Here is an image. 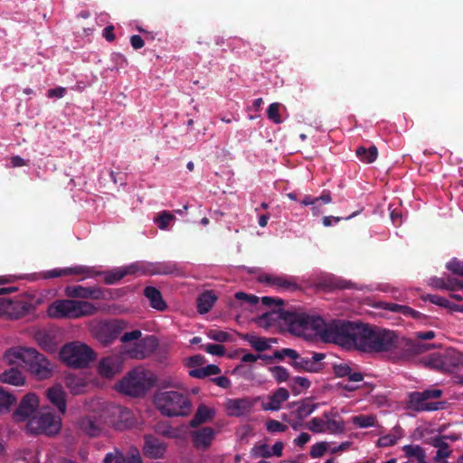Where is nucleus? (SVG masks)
<instances>
[{"label": "nucleus", "mask_w": 463, "mask_h": 463, "mask_svg": "<svg viewBox=\"0 0 463 463\" xmlns=\"http://www.w3.org/2000/svg\"><path fill=\"white\" fill-rule=\"evenodd\" d=\"M306 317L305 334L302 336L317 335L324 343H333L351 349L355 322L341 319H332L326 322L320 316L307 313Z\"/></svg>", "instance_id": "obj_1"}, {"label": "nucleus", "mask_w": 463, "mask_h": 463, "mask_svg": "<svg viewBox=\"0 0 463 463\" xmlns=\"http://www.w3.org/2000/svg\"><path fill=\"white\" fill-rule=\"evenodd\" d=\"M433 347H435L433 344L414 342L401 337L394 331L378 327L372 352L393 351L398 359H409Z\"/></svg>", "instance_id": "obj_2"}, {"label": "nucleus", "mask_w": 463, "mask_h": 463, "mask_svg": "<svg viewBox=\"0 0 463 463\" xmlns=\"http://www.w3.org/2000/svg\"><path fill=\"white\" fill-rule=\"evenodd\" d=\"M4 359L8 364H24L39 380L48 379L52 374L50 362L33 348H11L5 353Z\"/></svg>", "instance_id": "obj_3"}, {"label": "nucleus", "mask_w": 463, "mask_h": 463, "mask_svg": "<svg viewBox=\"0 0 463 463\" xmlns=\"http://www.w3.org/2000/svg\"><path fill=\"white\" fill-rule=\"evenodd\" d=\"M307 313L300 309L285 310L278 307L276 310L266 312L259 317L260 326L268 328L279 324L287 328L288 332L298 336L305 334Z\"/></svg>", "instance_id": "obj_4"}, {"label": "nucleus", "mask_w": 463, "mask_h": 463, "mask_svg": "<svg viewBox=\"0 0 463 463\" xmlns=\"http://www.w3.org/2000/svg\"><path fill=\"white\" fill-rule=\"evenodd\" d=\"M156 408L166 417H185L192 411L188 394L177 391H159L153 398Z\"/></svg>", "instance_id": "obj_5"}, {"label": "nucleus", "mask_w": 463, "mask_h": 463, "mask_svg": "<svg viewBox=\"0 0 463 463\" xmlns=\"http://www.w3.org/2000/svg\"><path fill=\"white\" fill-rule=\"evenodd\" d=\"M98 311L99 307L93 303L71 298L55 300L48 307V315L53 318L78 319L93 316Z\"/></svg>", "instance_id": "obj_6"}, {"label": "nucleus", "mask_w": 463, "mask_h": 463, "mask_svg": "<svg viewBox=\"0 0 463 463\" xmlns=\"http://www.w3.org/2000/svg\"><path fill=\"white\" fill-rule=\"evenodd\" d=\"M126 355L133 359H143L145 358L144 348L140 345L133 348H128L127 345H123L119 353L103 357L98 365L99 375L109 379L119 373L122 370Z\"/></svg>", "instance_id": "obj_7"}, {"label": "nucleus", "mask_w": 463, "mask_h": 463, "mask_svg": "<svg viewBox=\"0 0 463 463\" xmlns=\"http://www.w3.org/2000/svg\"><path fill=\"white\" fill-rule=\"evenodd\" d=\"M106 426L101 402L92 403L91 409L75 421L77 430L89 438L100 437Z\"/></svg>", "instance_id": "obj_8"}, {"label": "nucleus", "mask_w": 463, "mask_h": 463, "mask_svg": "<svg viewBox=\"0 0 463 463\" xmlns=\"http://www.w3.org/2000/svg\"><path fill=\"white\" fill-rule=\"evenodd\" d=\"M60 356L70 367L85 368L95 359V353L85 344L72 342L62 346Z\"/></svg>", "instance_id": "obj_9"}, {"label": "nucleus", "mask_w": 463, "mask_h": 463, "mask_svg": "<svg viewBox=\"0 0 463 463\" xmlns=\"http://www.w3.org/2000/svg\"><path fill=\"white\" fill-rule=\"evenodd\" d=\"M106 426L118 430H123L133 427L136 418L133 412L125 407L101 402Z\"/></svg>", "instance_id": "obj_10"}, {"label": "nucleus", "mask_w": 463, "mask_h": 463, "mask_svg": "<svg viewBox=\"0 0 463 463\" xmlns=\"http://www.w3.org/2000/svg\"><path fill=\"white\" fill-rule=\"evenodd\" d=\"M61 422L51 412H39L29 419L26 430L32 434L56 435L61 430Z\"/></svg>", "instance_id": "obj_11"}, {"label": "nucleus", "mask_w": 463, "mask_h": 463, "mask_svg": "<svg viewBox=\"0 0 463 463\" xmlns=\"http://www.w3.org/2000/svg\"><path fill=\"white\" fill-rule=\"evenodd\" d=\"M442 395L439 389H427L422 392H412L409 393V404L416 411H436L443 408V402H430L431 399H439Z\"/></svg>", "instance_id": "obj_12"}, {"label": "nucleus", "mask_w": 463, "mask_h": 463, "mask_svg": "<svg viewBox=\"0 0 463 463\" xmlns=\"http://www.w3.org/2000/svg\"><path fill=\"white\" fill-rule=\"evenodd\" d=\"M117 390L134 397L145 394V368L139 366L129 372L118 383Z\"/></svg>", "instance_id": "obj_13"}, {"label": "nucleus", "mask_w": 463, "mask_h": 463, "mask_svg": "<svg viewBox=\"0 0 463 463\" xmlns=\"http://www.w3.org/2000/svg\"><path fill=\"white\" fill-rule=\"evenodd\" d=\"M377 330V326L355 322L353 335L354 342L351 343V348L364 352H372Z\"/></svg>", "instance_id": "obj_14"}, {"label": "nucleus", "mask_w": 463, "mask_h": 463, "mask_svg": "<svg viewBox=\"0 0 463 463\" xmlns=\"http://www.w3.org/2000/svg\"><path fill=\"white\" fill-rule=\"evenodd\" d=\"M127 323L121 319H112L100 323L96 331V336L104 345H110L124 331Z\"/></svg>", "instance_id": "obj_15"}, {"label": "nucleus", "mask_w": 463, "mask_h": 463, "mask_svg": "<svg viewBox=\"0 0 463 463\" xmlns=\"http://www.w3.org/2000/svg\"><path fill=\"white\" fill-rule=\"evenodd\" d=\"M326 354L323 353H312V356H301L296 351V357H291L290 365L297 371H304L308 373H319L323 369L321 361L324 360Z\"/></svg>", "instance_id": "obj_16"}, {"label": "nucleus", "mask_w": 463, "mask_h": 463, "mask_svg": "<svg viewBox=\"0 0 463 463\" xmlns=\"http://www.w3.org/2000/svg\"><path fill=\"white\" fill-rule=\"evenodd\" d=\"M260 400V397L228 399L225 403L227 414L232 417L247 416L252 412L253 407Z\"/></svg>", "instance_id": "obj_17"}, {"label": "nucleus", "mask_w": 463, "mask_h": 463, "mask_svg": "<svg viewBox=\"0 0 463 463\" xmlns=\"http://www.w3.org/2000/svg\"><path fill=\"white\" fill-rule=\"evenodd\" d=\"M89 269H91L94 271V275L90 276V279L102 276L103 282L106 285L117 284L127 275L132 274L134 272V269L131 266L118 267L109 270H97L94 267H89ZM84 279H89V277H84Z\"/></svg>", "instance_id": "obj_18"}, {"label": "nucleus", "mask_w": 463, "mask_h": 463, "mask_svg": "<svg viewBox=\"0 0 463 463\" xmlns=\"http://www.w3.org/2000/svg\"><path fill=\"white\" fill-rule=\"evenodd\" d=\"M39 406V399L34 393H27L22 399L18 408L14 411L15 421H24L33 415Z\"/></svg>", "instance_id": "obj_19"}, {"label": "nucleus", "mask_w": 463, "mask_h": 463, "mask_svg": "<svg viewBox=\"0 0 463 463\" xmlns=\"http://www.w3.org/2000/svg\"><path fill=\"white\" fill-rule=\"evenodd\" d=\"M70 275H79L82 276L81 279H84V277H90L94 275V271L91 269H89L88 266L78 265L70 268L64 269H53L51 270L44 271L42 275V278L44 279L60 278Z\"/></svg>", "instance_id": "obj_20"}, {"label": "nucleus", "mask_w": 463, "mask_h": 463, "mask_svg": "<svg viewBox=\"0 0 463 463\" xmlns=\"http://www.w3.org/2000/svg\"><path fill=\"white\" fill-rule=\"evenodd\" d=\"M146 358L161 365L167 364L168 351L166 347L159 345L154 335H146Z\"/></svg>", "instance_id": "obj_21"}, {"label": "nucleus", "mask_w": 463, "mask_h": 463, "mask_svg": "<svg viewBox=\"0 0 463 463\" xmlns=\"http://www.w3.org/2000/svg\"><path fill=\"white\" fill-rule=\"evenodd\" d=\"M285 444L283 441H277L272 447L267 443L255 444L250 449V457L253 458H269L271 457H281Z\"/></svg>", "instance_id": "obj_22"}, {"label": "nucleus", "mask_w": 463, "mask_h": 463, "mask_svg": "<svg viewBox=\"0 0 463 463\" xmlns=\"http://www.w3.org/2000/svg\"><path fill=\"white\" fill-rule=\"evenodd\" d=\"M46 397L49 402L57 408L59 412L61 414L66 412V393L61 384H55L47 389Z\"/></svg>", "instance_id": "obj_23"}, {"label": "nucleus", "mask_w": 463, "mask_h": 463, "mask_svg": "<svg viewBox=\"0 0 463 463\" xmlns=\"http://www.w3.org/2000/svg\"><path fill=\"white\" fill-rule=\"evenodd\" d=\"M288 397V391L286 388L280 387L269 396L268 402H262L261 407L264 411H279L281 408V404L286 402Z\"/></svg>", "instance_id": "obj_24"}, {"label": "nucleus", "mask_w": 463, "mask_h": 463, "mask_svg": "<svg viewBox=\"0 0 463 463\" xmlns=\"http://www.w3.org/2000/svg\"><path fill=\"white\" fill-rule=\"evenodd\" d=\"M326 424V432L330 434H341L345 430V423L336 411H330L323 413Z\"/></svg>", "instance_id": "obj_25"}, {"label": "nucleus", "mask_w": 463, "mask_h": 463, "mask_svg": "<svg viewBox=\"0 0 463 463\" xmlns=\"http://www.w3.org/2000/svg\"><path fill=\"white\" fill-rule=\"evenodd\" d=\"M178 270L173 261L146 262V275H170Z\"/></svg>", "instance_id": "obj_26"}, {"label": "nucleus", "mask_w": 463, "mask_h": 463, "mask_svg": "<svg viewBox=\"0 0 463 463\" xmlns=\"http://www.w3.org/2000/svg\"><path fill=\"white\" fill-rule=\"evenodd\" d=\"M193 442L196 448L207 449L214 437V431L211 427H203L193 432Z\"/></svg>", "instance_id": "obj_27"}, {"label": "nucleus", "mask_w": 463, "mask_h": 463, "mask_svg": "<svg viewBox=\"0 0 463 463\" xmlns=\"http://www.w3.org/2000/svg\"><path fill=\"white\" fill-rule=\"evenodd\" d=\"M146 299L149 301L150 307L156 311L164 312L168 308L162 293L155 287L146 286Z\"/></svg>", "instance_id": "obj_28"}, {"label": "nucleus", "mask_w": 463, "mask_h": 463, "mask_svg": "<svg viewBox=\"0 0 463 463\" xmlns=\"http://www.w3.org/2000/svg\"><path fill=\"white\" fill-rule=\"evenodd\" d=\"M165 449L166 447L163 441L146 435V457L160 458L164 456Z\"/></svg>", "instance_id": "obj_29"}, {"label": "nucleus", "mask_w": 463, "mask_h": 463, "mask_svg": "<svg viewBox=\"0 0 463 463\" xmlns=\"http://www.w3.org/2000/svg\"><path fill=\"white\" fill-rule=\"evenodd\" d=\"M216 300L217 297L213 291H204L200 294L196 300L198 313L202 315L208 313Z\"/></svg>", "instance_id": "obj_30"}, {"label": "nucleus", "mask_w": 463, "mask_h": 463, "mask_svg": "<svg viewBox=\"0 0 463 463\" xmlns=\"http://www.w3.org/2000/svg\"><path fill=\"white\" fill-rule=\"evenodd\" d=\"M176 386L177 384L171 377L161 378L152 373L146 372V391L153 387L166 389Z\"/></svg>", "instance_id": "obj_31"}, {"label": "nucleus", "mask_w": 463, "mask_h": 463, "mask_svg": "<svg viewBox=\"0 0 463 463\" xmlns=\"http://www.w3.org/2000/svg\"><path fill=\"white\" fill-rule=\"evenodd\" d=\"M35 339L39 345L45 351L52 353L57 349L55 338L52 333L40 330L35 334Z\"/></svg>", "instance_id": "obj_32"}, {"label": "nucleus", "mask_w": 463, "mask_h": 463, "mask_svg": "<svg viewBox=\"0 0 463 463\" xmlns=\"http://www.w3.org/2000/svg\"><path fill=\"white\" fill-rule=\"evenodd\" d=\"M297 408L292 411V414L297 420L302 421L307 416L312 414L318 407L317 403H312L309 400L305 399L296 403Z\"/></svg>", "instance_id": "obj_33"}, {"label": "nucleus", "mask_w": 463, "mask_h": 463, "mask_svg": "<svg viewBox=\"0 0 463 463\" xmlns=\"http://www.w3.org/2000/svg\"><path fill=\"white\" fill-rule=\"evenodd\" d=\"M214 416V411L204 404H200L192 419L190 425L193 428L211 420Z\"/></svg>", "instance_id": "obj_34"}, {"label": "nucleus", "mask_w": 463, "mask_h": 463, "mask_svg": "<svg viewBox=\"0 0 463 463\" xmlns=\"http://www.w3.org/2000/svg\"><path fill=\"white\" fill-rule=\"evenodd\" d=\"M404 456L409 459H415L417 463H427L425 449L418 444L404 445L402 448Z\"/></svg>", "instance_id": "obj_35"}, {"label": "nucleus", "mask_w": 463, "mask_h": 463, "mask_svg": "<svg viewBox=\"0 0 463 463\" xmlns=\"http://www.w3.org/2000/svg\"><path fill=\"white\" fill-rule=\"evenodd\" d=\"M432 445L438 449L436 456L434 457V461L436 463H448L447 458L452 453V450L449 449V445L443 438L435 439Z\"/></svg>", "instance_id": "obj_36"}, {"label": "nucleus", "mask_w": 463, "mask_h": 463, "mask_svg": "<svg viewBox=\"0 0 463 463\" xmlns=\"http://www.w3.org/2000/svg\"><path fill=\"white\" fill-rule=\"evenodd\" d=\"M0 382L21 386L24 384V377L17 368H10L0 374Z\"/></svg>", "instance_id": "obj_37"}, {"label": "nucleus", "mask_w": 463, "mask_h": 463, "mask_svg": "<svg viewBox=\"0 0 463 463\" xmlns=\"http://www.w3.org/2000/svg\"><path fill=\"white\" fill-rule=\"evenodd\" d=\"M355 155L361 162L371 164L377 159L378 149L375 146H371L369 148L359 146L355 151Z\"/></svg>", "instance_id": "obj_38"}, {"label": "nucleus", "mask_w": 463, "mask_h": 463, "mask_svg": "<svg viewBox=\"0 0 463 463\" xmlns=\"http://www.w3.org/2000/svg\"><path fill=\"white\" fill-rule=\"evenodd\" d=\"M221 373V369L215 364H209L205 367L192 369L189 375L196 379H204L207 376L216 375Z\"/></svg>", "instance_id": "obj_39"}, {"label": "nucleus", "mask_w": 463, "mask_h": 463, "mask_svg": "<svg viewBox=\"0 0 463 463\" xmlns=\"http://www.w3.org/2000/svg\"><path fill=\"white\" fill-rule=\"evenodd\" d=\"M310 381L306 377L296 376L289 380L288 386L294 395L300 394L303 391L310 387Z\"/></svg>", "instance_id": "obj_40"}, {"label": "nucleus", "mask_w": 463, "mask_h": 463, "mask_svg": "<svg viewBox=\"0 0 463 463\" xmlns=\"http://www.w3.org/2000/svg\"><path fill=\"white\" fill-rule=\"evenodd\" d=\"M65 383L73 395L82 393L86 388L84 380L76 376H68L65 380Z\"/></svg>", "instance_id": "obj_41"}, {"label": "nucleus", "mask_w": 463, "mask_h": 463, "mask_svg": "<svg viewBox=\"0 0 463 463\" xmlns=\"http://www.w3.org/2000/svg\"><path fill=\"white\" fill-rule=\"evenodd\" d=\"M243 339L248 341L250 346L258 352H263L270 348L268 340L264 337L246 334L243 335Z\"/></svg>", "instance_id": "obj_42"}, {"label": "nucleus", "mask_w": 463, "mask_h": 463, "mask_svg": "<svg viewBox=\"0 0 463 463\" xmlns=\"http://www.w3.org/2000/svg\"><path fill=\"white\" fill-rule=\"evenodd\" d=\"M16 402L17 399L14 394L4 388H0V412L9 411L11 406L15 404Z\"/></svg>", "instance_id": "obj_43"}, {"label": "nucleus", "mask_w": 463, "mask_h": 463, "mask_svg": "<svg viewBox=\"0 0 463 463\" xmlns=\"http://www.w3.org/2000/svg\"><path fill=\"white\" fill-rule=\"evenodd\" d=\"M175 220L173 213L168 211L160 212L154 219V222L157 225L160 230H166L169 224Z\"/></svg>", "instance_id": "obj_44"}, {"label": "nucleus", "mask_w": 463, "mask_h": 463, "mask_svg": "<svg viewBox=\"0 0 463 463\" xmlns=\"http://www.w3.org/2000/svg\"><path fill=\"white\" fill-rule=\"evenodd\" d=\"M332 197L329 191H324L322 194L318 197H312L311 195H305V197L301 200L300 203L304 206H308L309 204H317L319 202L326 204L331 203Z\"/></svg>", "instance_id": "obj_45"}, {"label": "nucleus", "mask_w": 463, "mask_h": 463, "mask_svg": "<svg viewBox=\"0 0 463 463\" xmlns=\"http://www.w3.org/2000/svg\"><path fill=\"white\" fill-rule=\"evenodd\" d=\"M64 292L68 298L86 299L87 287L81 285L67 286Z\"/></svg>", "instance_id": "obj_46"}, {"label": "nucleus", "mask_w": 463, "mask_h": 463, "mask_svg": "<svg viewBox=\"0 0 463 463\" xmlns=\"http://www.w3.org/2000/svg\"><path fill=\"white\" fill-rule=\"evenodd\" d=\"M108 290L99 286L87 287L86 299L105 300L107 299Z\"/></svg>", "instance_id": "obj_47"}, {"label": "nucleus", "mask_w": 463, "mask_h": 463, "mask_svg": "<svg viewBox=\"0 0 463 463\" xmlns=\"http://www.w3.org/2000/svg\"><path fill=\"white\" fill-rule=\"evenodd\" d=\"M376 419L373 415L360 414L352 418V422L359 428H368L375 425Z\"/></svg>", "instance_id": "obj_48"}, {"label": "nucleus", "mask_w": 463, "mask_h": 463, "mask_svg": "<svg viewBox=\"0 0 463 463\" xmlns=\"http://www.w3.org/2000/svg\"><path fill=\"white\" fill-rule=\"evenodd\" d=\"M141 335H142V333L140 330H133L131 332H126L121 335L120 341L124 344V345H127L128 348H133L135 346L140 345L145 349V345H142L141 343H139V344L135 343V344H133L132 346L130 345H128V343H130L132 341L138 340L141 337Z\"/></svg>", "instance_id": "obj_49"}, {"label": "nucleus", "mask_w": 463, "mask_h": 463, "mask_svg": "<svg viewBox=\"0 0 463 463\" xmlns=\"http://www.w3.org/2000/svg\"><path fill=\"white\" fill-rule=\"evenodd\" d=\"M273 287H277L278 288L286 289V290H296L298 288V286L295 281L286 277L276 276L275 280L273 282Z\"/></svg>", "instance_id": "obj_50"}, {"label": "nucleus", "mask_w": 463, "mask_h": 463, "mask_svg": "<svg viewBox=\"0 0 463 463\" xmlns=\"http://www.w3.org/2000/svg\"><path fill=\"white\" fill-rule=\"evenodd\" d=\"M306 428L313 433L326 432L325 418H313L307 424Z\"/></svg>", "instance_id": "obj_51"}, {"label": "nucleus", "mask_w": 463, "mask_h": 463, "mask_svg": "<svg viewBox=\"0 0 463 463\" xmlns=\"http://www.w3.org/2000/svg\"><path fill=\"white\" fill-rule=\"evenodd\" d=\"M269 371L278 383L286 382L289 378L288 371L283 366L276 365L270 367Z\"/></svg>", "instance_id": "obj_52"}, {"label": "nucleus", "mask_w": 463, "mask_h": 463, "mask_svg": "<svg viewBox=\"0 0 463 463\" xmlns=\"http://www.w3.org/2000/svg\"><path fill=\"white\" fill-rule=\"evenodd\" d=\"M446 269L451 273L463 277V261L457 258H452L446 263Z\"/></svg>", "instance_id": "obj_53"}, {"label": "nucleus", "mask_w": 463, "mask_h": 463, "mask_svg": "<svg viewBox=\"0 0 463 463\" xmlns=\"http://www.w3.org/2000/svg\"><path fill=\"white\" fill-rule=\"evenodd\" d=\"M279 107L280 104L278 102L272 103L269 106L267 110V116L269 120L274 122L275 124H280L282 122L280 114H279Z\"/></svg>", "instance_id": "obj_54"}, {"label": "nucleus", "mask_w": 463, "mask_h": 463, "mask_svg": "<svg viewBox=\"0 0 463 463\" xmlns=\"http://www.w3.org/2000/svg\"><path fill=\"white\" fill-rule=\"evenodd\" d=\"M327 450V443L326 441H320L314 444L311 449L309 455L312 458H318L325 455Z\"/></svg>", "instance_id": "obj_55"}, {"label": "nucleus", "mask_w": 463, "mask_h": 463, "mask_svg": "<svg viewBox=\"0 0 463 463\" xmlns=\"http://www.w3.org/2000/svg\"><path fill=\"white\" fill-rule=\"evenodd\" d=\"M200 348L204 350L208 354L217 356H223L225 354V347L219 344L202 345Z\"/></svg>", "instance_id": "obj_56"}, {"label": "nucleus", "mask_w": 463, "mask_h": 463, "mask_svg": "<svg viewBox=\"0 0 463 463\" xmlns=\"http://www.w3.org/2000/svg\"><path fill=\"white\" fill-rule=\"evenodd\" d=\"M235 299L247 303L250 307H254L259 303L260 298L255 295L247 294L245 292H236Z\"/></svg>", "instance_id": "obj_57"}, {"label": "nucleus", "mask_w": 463, "mask_h": 463, "mask_svg": "<svg viewBox=\"0 0 463 463\" xmlns=\"http://www.w3.org/2000/svg\"><path fill=\"white\" fill-rule=\"evenodd\" d=\"M208 337L219 343L228 342L231 338L229 333L221 330H210L208 332Z\"/></svg>", "instance_id": "obj_58"}, {"label": "nucleus", "mask_w": 463, "mask_h": 463, "mask_svg": "<svg viewBox=\"0 0 463 463\" xmlns=\"http://www.w3.org/2000/svg\"><path fill=\"white\" fill-rule=\"evenodd\" d=\"M266 428L269 432H284L288 430V426L276 420H269L266 422Z\"/></svg>", "instance_id": "obj_59"}, {"label": "nucleus", "mask_w": 463, "mask_h": 463, "mask_svg": "<svg viewBox=\"0 0 463 463\" xmlns=\"http://www.w3.org/2000/svg\"><path fill=\"white\" fill-rule=\"evenodd\" d=\"M296 357V350L291 348H282L280 350H276L273 353V355L270 356L271 360L273 358L278 360H283L285 357H288L291 359V357Z\"/></svg>", "instance_id": "obj_60"}, {"label": "nucleus", "mask_w": 463, "mask_h": 463, "mask_svg": "<svg viewBox=\"0 0 463 463\" xmlns=\"http://www.w3.org/2000/svg\"><path fill=\"white\" fill-rule=\"evenodd\" d=\"M205 363V358L202 354H194L188 358L185 365L189 368H201L203 364Z\"/></svg>", "instance_id": "obj_61"}, {"label": "nucleus", "mask_w": 463, "mask_h": 463, "mask_svg": "<svg viewBox=\"0 0 463 463\" xmlns=\"http://www.w3.org/2000/svg\"><path fill=\"white\" fill-rule=\"evenodd\" d=\"M397 442V438L394 435H384L377 440V446L380 448L392 447Z\"/></svg>", "instance_id": "obj_62"}, {"label": "nucleus", "mask_w": 463, "mask_h": 463, "mask_svg": "<svg viewBox=\"0 0 463 463\" xmlns=\"http://www.w3.org/2000/svg\"><path fill=\"white\" fill-rule=\"evenodd\" d=\"M427 364L431 368L437 369L439 371L442 370L444 367V362L441 356L439 354H431L428 358Z\"/></svg>", "instance_id": "obj_63"}, {"label": "nucleus", "mask_w": 463, "mask_h": 463, "mask_svg": "<svg viewBox=\"0 0 463 463\" xmlns=\"http://www.w3.org/2000/svg\"><path fill=\"white\" fill-rule=\"evenodd\" d=\"M333 370L337 377H347L350 374L351 367L347 364H334Z\"/></svg>", "instance_id": "obj_64"}]
</instances>
